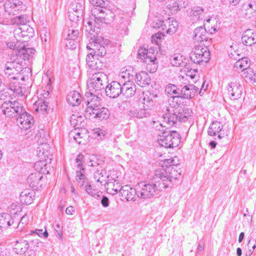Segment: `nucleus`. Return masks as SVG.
I'll return each instance as SVG.
<instances>
[{
	"mask_svg": "<svg viewBox=\"0 0 256 256\" xmlns=\"http://www.w3.org/2000/svg\"><path fill=\"white\" fill-rule=\"evenodd\" d=\"M178 98L169 99L170 106L162 115L164 122L170 126H174L178 122H185L193 114L191 109L182 106L184 102L180 101Z\"/></svg>",
	"mask_w": 256,
	"mask_h": 256,
	"instance_id": "1",
	"label": "nucleus"
},
{
	"mask_svg": "<svg viewBox=\"0 0 256 256\" xmlns=\"http://www.w3.org/2000/svg\"><path fill=\"white\" fill-rule=\"evenodd\" d=\"M92 22L88 21L84 26L86 31L88 33V36L92 40L87 44L86 48L92 50L90 52H92L94 56H100L102 58L106 54V50L102 44V40L98 36V34L100 32L98 27L94 26V28L92 29Z\"/></svg>",
	"mask_w": 256,
	"mask_h": 256,
	"instance_id": "2",
	"label": "nucleus"
},
{
	"mask_svg": "<svg viewBox=\"0 0 256 256\" xmlns=\"http://www.w3.org/2000/svg\"><path fill=\"white\" fill-rule=\"evenodd\" d=\"M20 60H14L13 61L8 62L4 66V74L10 81H14L20 79L24 81L26 78H28L30 72L28 71V75L25 76L23 74L29 68H22V63Z\"/></svg>",
	"mask_w": 256,
	"mask_h": 256,
	"instance_id": "3",
	"label": "nucleus"
},
{
	"mask_svg": "<svg viewBox=\"0 0 256 256\" xmlns=\"http://www.w3.org/2000/svg\"><path fill=\"white\" fill-rule=\"evenodd\" d=\"M156 172L152 179V184H146L144 182H139L136 185L137 196L146 199L154 196L157 191H162L164 189L160 179L155 180Z\"/></svg>",
	"mask_w": 256,
	"mask_h": 256,
	"instance_id": "4",
	"label": "nucleus"
},
{
	"mask_svg": "<svg viewBox=\"0 0 256 256\" xmlns=\"http://www.w3.org/2000/svg\"><path fill=\"white\" fill-rule=\"evenodd\" d=\"M158 134V142L162 146L166 148L177 147L180 142V136L175 130H162Z\"/></svg>",
	"mask_w": 256,
	"mask_h": 256,
	"instance_id": "5",
	"label": "nucleus"
},
{
	"mask_svg": "<svg viewBox=\"0 0 256 256\" xmlns=\"http://www.w3.org/2000/svg\"><path fill=\"white\" fill-rule=\"evenodd\" d=\"M155 180L160 179L164 188H168L172 182L173 180L178 179L181 174L174 167L167 166L166 170H156L155 171Z\"/></svg>",
	"mask_w": 256,
	"mask_h": 256,
	"instance_id": "6",
	"label": "nucleus"
},
{
	"mask_svg": "<svg viewBox=\"0 0 256 256\" xmlns=\"http://www.w3.org/2000/svg\"><path fill=\"white\" fill-rule=\"evenodd\" d=\"M92 12L94 18V20H88L84 21V22L86 23L85 24L86 26L88 21L92 22V29L94 28V26H98L100 29V24H107L109 22L108 16L112 18L114 14L110 10L106 8H94L92 10Z\"/></svg>",
	"mask_w": 256,
	"mask_h": 256,
	"instance_id": "7",
	"label": "nucleus"
},
{
	"mask_svg": "<svg viewBox=\"0 0 256 256\" xmlns=\"http://www.w3.org/2000/svg\"><path fill=\"white\" fill-rule=\"evenodd\" d=\"M108 76L104 72H98L92 74L87 81L89 91L96 92L104 90L108 82Z\"/></svg>",
	"mask_w": 256,
	"mask_h": 256,
	"instance_id": "8",
	"label": "nucleus"
},
{
	"mask_svg": "<svg viewBox=\"0 0 256 256\" xmlns=\"http://www.w3.org/2000/svg\"><path fill=\"white\" fill-rule=\"evenodd\" d=\"M17 26L14 30V36L17 42L27 41L34 34V30L28 24H24Z\"/></svg>",
	"mask_w": 256,
	"mask_h": 256,
	"instance_id": "9",
	"label": "nucleus"
},
{
	"mask_svg": "<svg viewBox=\"0 0 256 256\" xmlns=\"http://www.w3.org/2000/svg\"><path fill=\"white\" fill-rule=\"evenodd\" d=\"M190 58L195 64H200L202 62L206 63L210 60V54L207 47H203L200 45L196 46L190 54Z\"/></svg>",
	"mask_w": 256,
	"mask_h": 256,
	"instance_id": "10",
	"label": "nucleus"
},
{
	"mask_svg": "<svg viewBox=\"0 0 256 256\" xmlns=\"http://www.w3.org/2000/svg\"><path fill=\"white\" fill-rule=\"evenodd\" d=\"M3 114L8 117H16L24 110L23 104L18 101H8L2 104Z\"/></svg>",
	"mask_w": 256,
	"mask_h": 256,
	"instance_id": "11",
	"label": "nucleus"
},
{
	"mask_svg": "<svg viewBox=\"0 0 256 256\" xmlns=\"http://www.w3.org/2000/svg\"><path fill=\"white\" fill-rule=\"evenodd\" d=\"M194 40L198 42H203L204 46L208 47L212 42V39L210 37L212 36L208 33L206 28L202 26L196 28L194 31Z\"/></svg>",
	"mask_w": 256,
	"mask_h": 256,
	"instance_id": "12",
	"label": "nucleus"
},
{
	"mask_svg": "<svg viewBox=\"0 0 256 256\" xmlns=\"http://www.w3.org/2000/svg\"><path fill=\"white\" fill-rule=\"evenodd\" d=\"M86 98H84V102L86 106L85 110V116L90 112H92L94 110L99 108L100 105V98L94 94V92L89 91L85 94Z\"/></svg>",
	"mask_w": 256,
	"mask_h": 256,
	"instance_id": "13",
	"label": "nucleus"
},
{
	"mask_svg": "<svg viewBox=\"0 0 256 256\" xmlns=\"http://www.w3.org/2000/svg\"><path fill=\"white\" fill-rule=\"evenodd\" d=\"M5 12L10 15H16L19 11L26 8V6L20 0H7L4 4Z\"/></svg>",
	"mask_w": 256,
	"mask_h": 256,
	"instance_id": "14",
	"label": "nucleus"
},
{
	"mask_svg": "<svg viewBox=\"0 0 256 256\" xmlns=\"http://www.w3.org/2000/svg\"><path fill=\"white\" fill-rule=\"evenodd\" d=\"M18 116L16 122L20 128L28 130L32 125L33 118L30 114L26 112L24 108Z\"/></svg>",
	"mask_w": 256,
	"mask_h": 256,
	"instance_id": "15",
	"label": "nucleus"
},
{
	"mask_svg": "<svg viewBox=\"0 0 256 256\" xmlns=\"http://www.w3.org/2000/svg\"><path fill=\"white\" fill-rule=\"evenodd\" d=\"M92 52H90L86 56V62L88 66L92 70H102L106 68V64L102 58H96Z\"/></svg>",
	"mask_w": 256,
	"mask_h": 256,
	"instance_id": "16",
	"label": "nucleus"
},
{
	"mask_svg": "<svg viewBox=\"0 0 256 256\" xmlns=\"http://www.w3.org/2000/svg\"><path fill=\"white\" fill-rule=\"evenodd\" d=\"M243 88L240 82L236 80L230 82L228 87V94L231 100H238L242 96Z\"/></svg>",
	"mask_w": 256,
	"mask_h": 256,
	"instance_id": "17",
	"label": "nucleus"
},
{
	"mask_svg": "<svg viewBox=\"0 0 256 256\" xmlns=\"http://www.w3.org/2000/svg\"><path fill=\"white\" fill-rule=\"evenodd\" d=\"M240 15L245 18H252L256 16V2H250L243 4L240 10Z\"/></svg>",
	"mask_w": 256,
	"mask_h": 256,
	"instance_id": "18",
	"label": "nucleus"
},
{
	"mask_svg": "<svg viewBox=\"0 0 256 256\" xmlns=\"http://www.w3.org/2000/svg\"><path fill=\"white\" fill-rule=\"evenodd\" d=\"M106 95L110 98H118L122 94V85L120 82L113 81L105 88Z\"/></svg>",
	"mask_w": 256,
	"mask_h": 256,
	"instance_id": "19",
	"label": "nucleus"
},
{
	"mask_svg": "<svg viewBox=\"0 0 256 256\" xmlns=\"http://www.w3.org/2000/svg\"><path fill=\"white\" fill-rule=\"evenodd\" d=\"M85 116L90 119L96 118L98 120H102L109 118L110 112L108 108L104 107H101L100 106L99 108L94 110L92 112L88 113Z\"/></svg>",
	"mask_w": 256,
	"mask_h": 256,
	"instance_id": "20",
	"label": "nucleus"
},
{
	"mask_svg": "<svg viewBox=\"0 0 256 256\" xmlns=\"http://www.w3.org/2000/svg\"><path fill=\"white\" fill-rule=\"evenodd\" d=\"M9 89L16 95L26 96L28 90L24 84H20L17 80H12L9 83Z\"/></svg>",
	"mask_w": 256,
	"mask_h": 256,
	"instance_id": "21",
	"label": "nucleus"
},
{
	"mask_svg": "<svg viewBox=\"0 0 256 256\" xmlns=\"http://www.w3.org/2000/svg\"><path fill=\"white\" fill-rule=\"evenodd\" d=\"M120 194L122 199H126V201L134 200L136 195L137 196V188H134L128 185L122 186Z\"/></svg>",
	"mask_w": 256,
	"mask_h": 256,
	"instance_id": "22",
	"label": "nucleus"
},
{
	"mask_svg": "<svg viewBox=\"0 0 256 256\" xmlns=\"http://www.w3.org/2000/svg\"><path fill=\"white\" fill-rule=\"evenodd\" d=\"M30 247L28 242L22 238L16 240L13 244L14 252L20 255L24 254Z\"/></svg>",
	"mask_w": 256,
	"mask_h": 256,
	"instance_id": "23",
	"label": "nucleus"
},
{
	"mask_svg": "<svg viewBox=\"0 0 256 256\" xmlns=\"http://www.w3.org/2000/svg\"><path fill=\"white\" fill-rule=\"evenodd\" d=\"M104 186L108 193L112 195L116 194L118 192L120 193L121 186L120 183L114 179H109L106 180Z\"/></svg>",
	"mask_w": 256,
	"mask_h": 256,
	"instance_id": "24",
	"label": "nucleus"
},
{
	"mask_svg": "<svg viewBox=\"0 0 256 256\" xmlns=\"http://www.w3.org/2000/svg\"><path fill=\"white\" fill-rule=\"evenodd\" d=\"M242 42L248 46H252L256 43V32L253 30L248 29L245 30L242 36Z\"/></svg>",
	"mask_w": 256,
	"mask_h": 256,
	"instance_id": "25",
	"label": "nucleus"
},
{
	"mask_svg": "<svg viewBox=\"0 0 256 256\" xmlns=\"http://www.w3.org/2000/svg\"><path fill=\"white\" fill-rule=\"evenodd\" d=\"M136 92V85L132 81H127L122 86L121 94L126 98L132 96Z\"/></svg>",
	"mask_w": 256,
	"mask_h": 256,
	"instance_id": "26",
	"label": "nucleus"
},
{
	"mask_svg": "<svg viewBox=\"0 0 256 256\" xmlns=\"http://www.w3.org/2000/svg\"><path fill=\"white\" fill-rule=\"evenodd\" d=\"M135 80L136 83L141 87H146L148 86L151 79L148 74L146 72L142 71L135 74Z\"/></svg>",
	"mask_w": 256,
	"mask_h": 256,
	"instance_id": "27",
	"label": "nucleus"
},
{
	"mask_svg": "<svg viewBox=\"0 0 256 256\" xmlns=\"http://www.w3.org/2000/svg\"><path fill=\"white\" fill-rule=\"evenodd\" d=\"M180 95L172 96L170 99H174V98H179L180 101L184 102V99H190L194 97V90L190 88V85L184 86L180 89Z\"/></svg>",
	"mask_w": 256,
	"mask_h": 256,
	"instance_id": "28",
	"label": "nucleus"
},
{
	"mask_svg": "<svg viewBox=\"0 0 256 256\" xmlns=\"http://www.w3.org/2000/svg\"><path fill=\"white\" fill-rule=\"evenodd\" d=\"M35 50L32 48L22 47V48L16 50L15 52L16 55L17 56L16 60H19L18 58L24 60H28L30 57L32 56Z\"/></svg>",
	"mask_w": 256,
	"mask_h": 256,
	"instance_id": "29",
	"label": "nucleus"
},
{
	"mask_svg": "<svg viewBox=\"0 0 256 256\" xmlns=\"http://www.w3.org/2000/svg\"><path fill=\"white\" fill-rule=\"evenodd\" d=\"M223 126L220 122L218 121L212 122L208 128V134L210 136H214L218 134V138L220 139L222 138L220 132Z\"/></svg>",
	"mask_w": 256,
	"mask_h": 256,
	"instance_id": "30",
	"label": "nucleus"
},
{
	"mask_svg": "<svg viewBox=\"0 0 256 256\" xmlns=\"http://www.w3.org/2000/svg\"><path fill=\"white\" fill-rule=\"evenodd\" d=\"M150 111L144 108L141 107L140 108L132 109L128 112V116L130 118H146L150 115Z\"/></svg>",
	"mask_w": 256,
	"mask_h": 256,
	"instance_id": "31",
	"label": "nucleus"
},
{
	"mask_svg": "<svg viewBox=\"0 0 256 256\" xmlns=\"http://www.w3.org/2000/svg\"><path fill=\"white\" fill-rule=\"evenodd\" d=\"M42 174L38 172L31 174L28 178V182L33 188H38L40 180L42 178Z\"/></svg>",
	"mask_w": 256,
	"mask_h": 256,
	"instance_id": "32",
	"label": "nucleus"
},
{
	"mask_svg": "<svg viewBox=\"0 0 256 256\" xmlns=\"http://www.w3.org/2000/svg\"><path fill=\"white\" fill-rule=\"evenodd\" d=\"M138 101L140 104H142L141 107L144 108L151 112L150 108L154 106V102L152 98L150 97V94L148 96L144 92L142 93L139 96Z\"/></svg>",
	"mask_w": 256,
	"mask_h": 256,
	"instance_id": "33",
	"label": "nucleus"
},
{
	"mask_svg": "<svg viewBox=\"0 0 256 256\" xmlns=\"http://www.w3.org/2000/svg\"><path fill=\"white\" fill-rule=\"evenodd\" d=\"M14 224V220L8 214L4 213L0 215V228H6Z\"/></svg>",
	"mask_w": 256,
	"mask_h": 256,
	"instance_id": "34",
	"label": "nucleus"
},
{
	"mask_svg": "<svg viewBox=\"0 0 256 256\" xmlns=\"http://www.w3.org/2000/svg\"><path fill=\"white\" fill-rule=\"evenodd\" d=\"M140 59L142 60L143 62L148 64H154V72H155L157 68V64L156 62L157 58L154 56V54L148 51L144 56H142Z\"/></svg>",
	"mask_w": 256,
	"mask_h": 256,
	"instance_id": "35",
	"label": "nucleus"
},
{
	"mask_svg": "<svg viewBox=\"0 0 256 256\" xmlns=\"http://www.w3.org/2000/svg\"><path fill=\"white\" fill-rule=\"evenodd\" d=\"M140 59L142 60L143 62L148 64H154V72H155L157 68V64L156 62L157 58L154 56V54L148 51L144 56H142Z\"/></svg>",
	"mask_w": 256,
	"mask_h": 256,
	"instance_id": "36",
	"label": "nucleus"
},
{
	"mask_svg": "<svg viewBox=\"0 0 256 256\" xmlns=\"http://www.w3.org/2000/svg\"><path fill=\"white\" fill-rule=\"evenodd\" d=\"M80 95L76 91L70 92L67 96L66 100L68 104L72 106H78L80 102Z\"/></svg>",
	"mask_w": 256,
	"mask_h": 256,
	"instance_id": "37",
	"label": "nucleus"
},
{
	"mask_svg": "<svg viewBox=\"0 0 256 256\" xmlns=\"http://www.w3.org/2000/svg\"><path fill=\"white\" fill-rule=\"evenodd\" d=\"M135 72L130 66L122 68L120 72V76L124 79H128V81H131L133 79Z\"/></svg>",
	"mask_w": 256,
	"mask_h": 256,
	"instance_id": "38",
	"label": "nucleus"
},
{
	"mask_svg": "<svg viewBox=\"0 0 256 256\" xmlns=\"http://www.w3.org/2000/svg\"><path fill=\"white\" fill-rule=\"evenodd\" d=\"M170 8L174 12H177L182 8H186L188 6V0H176L172 5L170 4Z\"/></svg>",
	"mask_w": 256,
	"mask_h": 256,
	"instance_id": "39",
	"label": "nucleus"
},
{
	"mask_svg": "<svg viewBox=\"0 0 256 256\" xmlns=\"http://www.w3.org/2000/svg\"><path fill=\"white\" fill-rule=\"evenodd\" d=\"M34 168L36 170V172L42 174H49V170H48V165L46 160H39L34 164Z\"/></svg>",
	"mask_w": 256,
	"mask_h": 256,
	"instance_id": "40",
	"label": "nucleus"
},
{
	"mask_svg": "<svg viewBox=\"0 0 256 256\" xmlns=\"http://www.w3.org/2000/svg\"><path fill=\"white\" fill-rule=\"evenodd\" d=\"M94 178L95 180L102 185L104 182H106V178H108L109 176L106 174L104 170H97L94 172Z\"/></svg>",
	"mask_w": 256,
	"mask_h": 256,
	"instance_id": "41",
	"label": "nucleus"
},
{
	"mask_svg": "<svg viewBox=\"0 0 256 256\" xmlns=\"http://www.w3.org/2000/svg\"><path fill=\"white\" fill-rule=\"evenodd\" d=\"M76 180L78 184L80 186H84L86 184H88L87 182V178L84 175V169H78L76 170Z\"/></svg>",
	"mask_w": 256,
	"mask_h": 256,
	"instance_id": "42",
	"label": "nucleus"
},
{
	"mask_svg": "<svg viewBox=\"0 0 256 256\" xmlns=\"http://www.w3.org/2000/svg\"><path fill=\"white\" fill-rule=\"evenodd\" d=\"M32 194V191L30 192L26 190L22 192L20 194V199L21 202L26 204H32L34 200Z\"/></svg>",
	"mask_w": 256,
	"mask_h": 256,
	"instance_id": "43",
	"label": "nucleus"
},
{
	"mask_svg": "<svg viewBox=\"0 0 256 256\" xmlns=\"http://www.w3.org/2000/svg\"><path fill=\"white\" fill-rule=\"evenodd\" d=\"M182 60V56L178 54H174L170 58L171 64L174 66H182L184 64Z\"/></svg>",
	"mask_w": 256,
	"mask_h": 256,
	"instance_id": "44",
	"label": "nucleus"
},
{
	"mask_svg": "<svg viewBox=\"0 0 256 256\" xmlns=\"http://www.w3.org/2000/svg\"><path fill=\"white\" fill-rule=\"evenodd\" d=\"M242 76L246 80H250L252 82L254 78L256 77V74L254 70L250 68H247L244 70H242Z\"/></svg>",
	"mask_w": 256,
	"mask_h": 256,
	"instance_id": "45",
	"label": "nucleus"
},
{
	"mask_svg": "<svg viewBox=\"0 0 256 256\" xmlns=\"http://www.w3.org/2000/svg\"><path fill=\"white\" fill-rule=\"evenodd\" d=\"M170 23L168 24V28L166 34H172L176 32L178 24V22L173 18H169Z\"/></svg>",
	"mask_w": 256,
	"mask_h": 256,
	"instance_id": "46",
	"label": "nucleus"
},
{
	"mask_svg": "<svg viewBox=\"0 0 256 256\" xmlns=\"http://www.w3.org/2000/svg\"><path fill=\"white\" fill-rule=\"evenodd\" d=\"M38 150L39 152L38 154L40 156H44V158H46V157L48 158V156L50 154V146L46 142L42 144L41 145H40Z\"/></svg>",
	"mask_w": 256,
	"mask_h": 256,
	"instance_id": "47",
	"label": "nucleus"
},
{
	"mask_svg": "<svg viewBox=\"0 0 256 256\" xmlns=\"http://www.w3.org/2000/svg\"><path fill=\"white\" fill-rule=\"evenodd\" d=\"M249 66V60L246 58H242L238 60L234 64V67L238 70V68L244 70Z\"/></svg>",
	"mask_w": 256,
	"mask_h": 256,
	"instance_id": "48",
	"label": "nucleus"
},
{
	"mask_svg": "<svg viewBox=\"0 0 256 256\" xmlns=\"http://www.w3.org/2000/svg\"><path fill=\"white\" fill-rule=\"evenodd\" d=\"M78 30L68 28V30L64 31V37L65 39L78 38Z\"/></svg>",
	"mask_w": 256,
	"mask_h": 256,
	"instance_id": "49",
	"label": "nucleus"
},
{
	"mask_svg": "<svg viewBox=\"0 0 256 256\" xmlns=\"http://www.w3.org/2000/svg\"><path fill=\"white\" fill-rule=\"evenodd\" d=\"M204 10L200 6H195L190 12V16L194 20H200V16L202 14Z\"/></svg>",
	"mask_w": 256,
	"mask_h": 256,
	"instance_id": "50",
	"label": "nucleus"
},
{
	"mask_svg": "<svg viewBox=\"0 0 256 256\" xmlns=\"http://www.w3.org/2000/svg\"><path fill=\"white\" fill-rule=\"evenodd\" d=\"M28 220L26 214H25L21 218L20 222H14V228H18V230L21 231L24 228V226L28 224Z\"/></svg>",
	"mask_w": 256,
	"mask_h": 256,
	"instance_id": "51",
	"label": "nucleus"
},
{
	"mask_svg": "<svg viewBox=\"0 0 256 256\" xmlns=\"http://www.w3.org/2000/svg\"><path fill=\"white\" fill-rule=\"evenodd\" d=\"M180 89L176 86L169 84L166 88V92L170 95L174 94L176 96L180 95Z\"/></svg>",
	"mask_w": 256,
	"mask_h": 256,
	"instance_id": "52",
	"label": "nucleus"
},
{
	"mask_svg": "<svg viewBox=\"0 0 256 256\" xmlns=\"http://www.w3.org/2000/svg\"><path fill=\"white\" fill-rule=\"evenodd\" d=\"M48 102L46 100H40L36 102V104L38 106L36 109L37 111L46 112L48 107Z\"/></svg>",
	"mask_w": 256,
	"mask_h": 256,
	"instance_id": "53",
	"label": "nucleus"
},
{
	"mask_svg": "<svg viewBox=\"0 0 256 256\" xmlns=\"http://www.w3.org/2000/svg\"><path fill=\"white\" fill-rule=\"evenodd\" d=\"M78 42V38L66 39L65 44L68 48L74 50L76 48Z\"/></svg>",
	"mask_w": 256,
	"mask_h": 256,
	"instance_id": "54",
	"label": "nucleus"
},
{
	"mask_svg": "<svg viewBox=\"0 0 256 256\" xmlns=\"http://www.w3.org/2000/svg\"><path fill=\"white\" fill-rule=\"evenodd\" d=\"M84 188L86 192L94 198H98L100 196V195L98 194L96 190L92 189L90 184H86V186H84Z\"/></svg>",
	"mask_w": 256,
	"mask_h": 256,
	"instance_id": "55",
	"label": "nucleus"
},
{
	"mask_svg": "<svg viewBox=\"0 0 256 256\" xmlns=\"http://www.w3.org/2000/svg\"><path fill=\"white\" fill-rule=\"evenodd\" d=\"M164 32H158L152 36V42L153 44H156V45H158L161 40L164 37Z\"/></svg>",
	"mask_w": 256,
	"mask_h": 256,
	"instance_id": "56",
	"label": "nucleus"
},
{
	"mask_svg": "<svg viewBox=\"0 0 256 256\" xmlns=\"http://www.w3.org/2000/svg\"><path fill=\"white\" fill-rule=\"evenodd\" d=\"M178 160L177 158H172L166 160L164 162L167 168V166H177L178 164Z\"/></svg>",
	"mask_w": 256,
	"mask_h": 256,
	"instance_id": "57",
	"label": "nucleus"
},
{
	"mask_svg": "<svg viewBox=\"0 0 256 256\" xmlns=\"http://www.w3.org/2000/svg\"><path fill=\"white\" fill-rule=\"evenodd\" d=\"M186 72V74L188 76H190L192 78H194L196 73L198 70L196 69L189 68L188 66H184V68H182V72Z\"/></svg>",
	"mask_w": 256,
	"mask_h": 256,
	"instance_id": "58",
	"label": "nucleus"
},
{
	"mask_svg": "<svg viewBox=\"0 0 256 256\" xmlns=\"http://www.w3.org/2000/svg\"><path fill=\"white\" fill-rule=\"evenodd\" d=\"M40 36L42 40L46 42L50 40V32L48 30L44 28L41 30Z\"/></svg>",
	"mask_w": 256,
	"mask_h": 256,
	"instance_id": "59",
	"label": "nucleus"
},
{
	"mask_svg": "<svg viewBox=\"0 0 256 256\" xmlns=\"http://www.w3.org/2000/svg\"><path fill=\"white\" fill-rule=\"evenodd\" d=\"M84 158V156L82 154H78L76 159V162L77 164V166L78 169L83 170L84 167L82 165V159Z\"/></svg>",
	"mask_w": 256,
	"mask_h": 256,
	"instance_id": "60",
	"label": "nucleus"
},
{
	"mask_svg": "<svg viewBox=\"0 0 256 256\" xmlns=\"http://www.w3.org/2000/svg\"><path fill=\"white\" fill-rule=\"evenodd\" d=\"M90 2L96 4V8H105L106 5V0H91Z\"/></svg>",
	"mask_w": 256,
	"mask_h": 256,
	"instance_id": "61",
	"label": "nucleus"
},
{
	"mask_svg": "<svg viewBox=\"0 0 256 256\" xmlns=\"http://www.w3.org/2000/svg\"><path fill=\"white\" fill-rule=\"evenodd\" d=\"M74 133L75 135L74 136V139L78 144H80L82 142L81 139L83 138L84 134L80 132H74Z\"/></svg>",
	"mask_w": 256,
	"mask_h": 256,
	"instance_id": "62",
	"label": "nucleus"
},
{
	"mask_svg": "<svg viewBox=\"0 0 256 256\" xmlns=\"http://www.w3.org/2000/svg\"><path fill=\"white\" fill-rule=\"evenodd\" d=\"M170 23L169 18L167 20H163V22H161V26L160 28V29L164 31V33H166V30H168V24Z\"/></svg>",
	"mask_w": 256,
	"mask_h": 256,
	"instance_id": "63",
	"label": "nucleus"
},
{
	"mask_svg": "<svg viewBox=\"0 0 256 256\" xmlns=\"http://www.w3.org/2000/svg\"><path fill=\"white\" fill-rule=\"evenodd\" d=\"M35 232L39 236H43L44 238H48V232L46 230L44 232L42 230H36Z\"/></svg>",
	"mask_w": 256,
	"mask_h": 256,
	"instance_id": "64",
	"label": "nucleus"
}]
</instances>
